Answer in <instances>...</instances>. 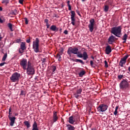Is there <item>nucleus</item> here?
<instances>
[{
  "label": "nucleus",
  "instance_id": "1",
  "mask_svg": "<svg viewBox=\"0 0 130 130\" xmlns=\"http://www.w3.org/2000/svg\"><path fill=\"white\" fill-rule=\"evenodd\" d=\"M67 53L69 55H71L72 54H77V57H79L80 58H83L84 60H87V59L88 58L87 52L84 51L83 52V54H82L80 53V51H79V49L77 47H69L67 51Z\"/></svg>",
  "mask_w": 130,
  "mask_h": 130
},
{
  "label": "nucleus",
  "instance_id": "2",
  "mask_svg": "<svg viewBox=\"0 0 130 130\" xmlns=\"http://www.w3.org/2000/svg\"><path fill=\"white\" fill-rule=\"evenodd\" d=\"M122 29V27L121 26H115L111 28V34H113L114 36L116 37L120 38L121 37V30Z\"/></svg>",
  "mask_w": 130,
  "mask_h": 130
},
{
  "label": "nucleus",
  "instance_id": "3",
  "mask_svg": "<svg viewBox=\"0 0 130 130\" xmlns=\"http://www.w3.org/2000/svg\"><path fill=\"white\" fill-rule=\"evenodd\" d=\"M26 74L28 76L34 75L35 74V68L32 66V63L28 61L27 62V67L26 68Z\"/></svg>",
  "mask_w": 130,
  "mask_h": 130
},
{
  "label": "nucleus",
  "instance_id": "4",
  "mask_svg": "<svg viewBox=\"0 0 130 130\" xmlns=\"http://www.w3.org/2000/svg\"><path fill=\"white\" fill-rule=\"evenodd\" d=\"M120 89L121 90H126L129 88V83L126 79H123L119 84Z\"/></svg>",
  "mask_w": 130,
  "mask_h": 130
},
{
  "label": "nucleus",
  "instance_id": "5",
  "mask_svg": "<svg viewBox=\"0 0 130 130\" xmlns=\"http://www.w3.org/2000/svg\"><path fill=\"white\" fill-rule=\"evenodd\" d=\"M32 48L36 53L39 52V39L38 38H36V41L32 42Z\"/></svg>",
  "mask_w": 130,
  "mask_h": 130
},
{
  "label": "nucleus",
  "instance_id": "6",
  "mask_svg": "<svg viewBox=\"0 0 130 130\" xmlns=\"http://www.w3.org/2000/svg\"><path fill=\"white\" fill-rule=\"evenodd\" d=\"M19 78H21V74L17 72H15L10 77V80L12 82L15 83L19 82Z\"/></svg>",
  "mask_w": 130,
  "mask_h": 130
},
{
  "label": "nucleus",
  "instance_id": "7",
  "mask_svg": "<svg viewBox=\"0 0 130 130\" xmlns=\"http://www.w3.org/2000/svg\"><path fill=\"white\" fill-rule=\"evenodd\" d=\"M12 108L10 107L9 109V119L10 120V125L13 126L15 124V121H16V117H11V114H12Z\"/></svg>",
  "mask_w": 130,
  "mask_h": 130
},
{
  "label": "nucleus",
  "instance_id": "8",
  "mask_svg": "<svg viewBox=\"0 0 130 130\" xmlns=\"http://www.w3.org/2000/svg\"><path fill=\"white\" fill-rule=\"evenodd\" d=\"M108 108V107L106 105L104 104H101L98 107V111L99 112H105V111H106Z\"/></svg>",
  "mask_w": 130,
  "mask_h": 130
},
{
  "label": "nucleus",
  "instance_id": "9",
  "mask_svg": "<svg viewBox=\"0 0 130 130\" xmlns=\"http://www.w3.org/2000/svg\"><path fill=\"white\" fill-rule=\"evenodd\" d=\"M95 23V19L94 18L91 19L89 20V24H88V28L90 32H93L94 30V24Z\"/></svg>",
  "mask_w": 130,
  "mask_h": 130
},
{
  "label": "nucleus",
  "instance_id": "10",
  "mask_svg": "<svg viewBox=\"0 0 130 130\" xmlns=\"http://www.w3.org/2000/svg\"><path fill=\"white\" fill-rule=\"evenodd\" d=\"M21 67H22L24 71H26V68H27V59L23 58L22 59L20 62Z\"/></svg>",
  "mask_w": 130,
  "mask_h": 130
},
{
  "label": "nucleus",
  "instance_id": "11",
  "mask_svg": "<svg viewBox=\"0 0 130 130\" xmlns=\"http://www.w3.org/2000/svg\"><path fill=\"white\" fill-rule=\"evenodd\" d=\"M71 24H72L73 26H75V22H76V19L75 18V17H76V12L74 11H71Z\"/></svg>",
  "mask_w": 130,
  "mask_h": 130
},
{
  "label": "nucleus",
  "instance_id": "12",
  "mask_svg": "<svg viewBox=\"0 0 130 130\" xmlns=\"http://www.w3.org/2000/svg\"><path fill=\"white\" fill-rule=\"evenodd\" d=\"M26 49V45L25 42H21L20 44V48L19 49V52L21 54L24 52V50Z\"/></svg>",
  "mask_w": 130,
  "mask_h": 130
},
{
  "label": "nucleus",
  "instance_id": "13",
  "mask_svg": "<svg viewBox=\"0 0 130 130\" xmlns=\"http://www.w3.org/2000/svg\"><path fill=\"white\" fill-rule=\"evenodd\" d=\"M114 41H115V37L111 35L108 39V43L109 44H113Z\"/></svg>",
  "mask_w": 130,
  "mask_h": 130
},
{
  "label": "nucleus",
  "instance_id": "14",
  "mask_svg": "<svg viewBox=\"0 0 130 130\" xmlns=\"http://www.w3.org/2000/svg\"><path fill=\"white\" fill-rule=\"evenodd\" d=\"M112 51V50L111 49V47L109 45H108L106 47L105 52L106 54H110V53Z\"/></svg>",
  "mask_w": 130,
  "mask_h": 130
},
{
  "label": "nucleus",
  "instance_id": "15",
  "mask_svg": "<svg viewBox=\"0 0 130 130\" xmlns=\"http://www.w3.org/2000/svg\"><path fill=\"white\" fill-rule=\"evenodd\" d=\"M57 119H58V117H57V112H54L53 115V122H56V121H57Z\"/></svg>",
  "mask_w": 130,
  "mask_h": 130
},
{
  "label": "nucleus",
  "instance_id": "16",
  "mask_svg": "<svg viewBox=\"0 0 130 130\" xmlns=\"http://www.w3.org/2000/svg\"><path fill=\"white\" fill-rule=\"evenodd\" d=\"M76 120L75 119V118L73 117V116H71L69 118V123H71V124H74Z\"/></svg>",
  "mask_w": 130,
  "mask_h": 130
},
{
  "label": "nucleus",
  "instance_id": "17",
  "mask_svg": "<svg viewBox=\"0 0 130 130\" xmlns=\"http://www.w3.org/2000/svg\"><path fill=\"white\" fill-rule=\"evenodd\" d=\"M50 30L54 31V32H57L58 31V28L56 27L55 25H52L50 28Z\"/></svg>",
  "mask_w": 130,
  "mask_h": 130
},
{
  "label": "nucleus",
  "instance_id": "18",
  "mask_svg": "<svg viewBox=\"0 0 130 130\" xmlns=\"http://www.w3.org/2000/svg\"><path fill=\"white\" fill-rule=\"evenodd\" d=\"M72 60H73V61H74L75 62H80L82 64H85V62H83L82 60L80 59H72Z\"/></svg>",
  "mask_w": 130,
  "mask_h": 130
},
{
  "label": "nucleus",
  "instance_id": "19",
  "mask_svg": "<svg viewBox=\"0 0 130 130\" xmlns=\"http://www.w3.org/2000/svg\"><path fill=\"white\" fill-rule=\"evenodd\" d=\"M32 130H39L38 127L37 126V123L36 121H34L32 124Z\"/></svg>",
  "mask_w": 130,
  "mask_h": 130
},
{
  "label": "nucleus",
  "instance_id": "20",
  "mask_svg": "<svg viewBox=\"0 0 130 130\" xmlns=\"http://www.w3.org/2000/svg\"><path fill=\"white\" fill-rule=\"evenodd\" d=\"M66 126L68 130H75V127L71 124H67Z\"/></svg>",
  "mask_w": 130,
  "mask_h": 130
},
{
  "label": "nucleus",
  "instance_id": "21",
  "mask_svg": "<svg viewBox=\"0 0 130 130\" xmlns=\"http://www.w3.org/2000/svg\"><path fill=\"white\" fill-rule=\"evenodd\" d=\"M11 15H12L13 16H16L17 14H18V12L17 11V9H14L13 10H12L10 12Z\"/></svg>",
  "mask_w": 130,
  "mask_h": 130
},
{
  "label": "nucleus",
  "instance_id": "22",
  "mask_svg": "<svg viewBox=\"0 0 130 130\" xmlns=\"http://www.w3.org/2000/svg\"><path fill=\"white\" fill-rule=\"evenodd\" d=\"M85 74H86V72L84 70H82L79 73L78 75L80 78H82L84 75H85Z\"/></svg>",
  "mask_w": 130,
  "mask_h": 130
},
{
  "label": "nucleus",
  "instance_id": "23",
  "mask_svg": "<svg viewBox=\"0 0 130 130\" xmlns=\"http://www.w3.org/2000/svg\"><path fill=\"white\" fill-rule=\"evenodd\" d=\"M23 123L25 125H26L27 128H29L30 127V126H31L30 123H29V121H25L23 122Z\"/></svg>",
  "mask_w": 130,
  "mask_h": 130
},
{
  "label": "nucleus",
  "instance_id": "24",
  "mask_svg": "<svg viewBox=\"0 0 130 130\" xmlns=\"http://www.w3.org/2000/svg\"><path fill=\"white\" fill-rule=\"evenodd\" d=\"M8 57V53H6L3 57L2 61H6V59Z\"/></svg>",
  "mask_w": 130,
  "mask_h": 130
},
{
  "label": "nucleus",
  "instance_id": "25",
  "mask_svg": "<svg viewBox=\"0 0 130 130\" xmlns=\"http://www.w3.org/2000/svg\"><path fill=\"white\" fill-rule=\"evenodd\" d=\"M128 57V55H126L125 56H124L123 58L121 59V60H122L123 61H124L125 62H126V59H127Z\"/></svg>",
  "mask_w": 130,
  "mask_h": 130
},
{
  "label": "nucleus",
  "instance_id": "26",
  "mask_svg": "<svg viewBox=\"0 0 130 130\" xmlns=\"http://www.w3.org/2000/svg\"><path fill=\"white\" fill-rule=\"evenodd\" d=\"M9 3H10V0H3L2 2V4H4L6 6H7Z\"/></svg>",
  "mask_w": 130,
  "mask_h": 130
},
{
  "label": "nucleus",
  "instance_id": "27",
  "mask_svg": "<svg viewBox=\"0 0 130 130\" xmlns=\"http://www.w3.org/2000/svg\"><path fill=\"white\" fill-rule=\"evenodd\" d=\"M90 66H91V68H95L96 67V64H95V63H94V62H93V61L90 60Z\"/></svg>",
  "mask_w": 130,
  "mask_h": 130
},
{
  "label": "nucleus",
  "instance_id": "28",
  "mask_svg": "<svg viewBox=\"0 0 130 130\" xmlns=\"http://www.w3.org/2000/svg\"><path fill=\"white\" fill-rule=\"evenodd\" d=\"M8 26L9 27V29H10L11 31H13V24L11 23H9L8 24Z\"/></svg>",
  "mask_w": 130,
  "mask_h": 130
},
{
  "label": "nucleus",
  "instance_id": "29",
  "mask_svg": "<svg viewBox=\"0 0 130 130\" xmlns=\"http://www.w3.org/2000/svg\"><path fill=\"white\" fill-rule=\"evenodd\" d=\"M126 62H125L124 61H122V60H120V62H119V66H120V67H121V68H122V67H123V64H124V63H125Z\"/></svg>",
  "mask_w": 130,
  "mask_h": 130
},
{
  "label": "nucleus",
  "instance_id": "30",
  "mask_svg": "<svg viewBox=\"0 0 130 130\" xmlns=\"http://www.w3.org/2000/svg\"><path fill=\"white\" fill-rule=\"evenodd\" d=\"M51 68H52V74H54V72L56 71V66H52Z\"/></svg>",
  "mask_w": 130,
  "mask_h": 130
},
{
  "label": "nucleus",
  "instance_id": "31",
  "mask_svg": "<svg viewBox=\"0 0 130 130\" xmlns=\"http://www.w3.org/2000/svg\"><path fill=\"white\" fill-rule=\"evenodd\" d=\"M82 91H83V90L82 89V88H79V89L77 90L76 93L77 94H81L82 93Z\"/></svg>",
  "mask_w": 130,
  "mask_h": 130
},
{
  "label": "nucleus",
  "instance_id": "32",
  "mask_svg": "<svg viewBox=\"0 0 130 130\" xmlns=\"http://www.w3.org/2000/svg\"><path fill=\"white\" fill-rule=\"evenodd\" d=\"M108 10H109V7H108V6L107 5H105L104 8L105 12H107L108 11Z\"/></svg>",
  "mask_w": 130,
  "mask_h": 130
},
{
  "label": "nucleus",
  "instance_id": "33",
  "mask_svg": "<svg viewBox=\"0 0 130 130\" xmlns=\"http://www.w3.org/2000/svg\"><path fill=\"white\" fill-rule=\"evenodd\" d=\"M126 39H127V35L125 34L123 36L122 40H126Z\"/></svg>",
  "mask_w": 130,
  "mask_h": 130
},
{
  "label": "nucleus",
  "instance_id": "34",
  "mask_svg": "<svg viewBox=\"0 0 130 130\" xmlns=\"http://www.w3.org/2000/svg\"><path fill=\"white\" fill-rule=\"evenodd\" d=\"M61 55V54H57V57L58 59V60L59 61H60V58H61V56H60Z\"/></svg>",
  "mask_w": 130,
  "mask_h": 130
},
{
  "label": "nucleus",
  "instance_id": "35",
  "mask_svg": "<svg viewBox=\"0 0 130 130\" xmlns=\"http://www.w3.org/2000/svg\"><path fill=\"white\" fill-rule=\"evenodd\" d=\"M79 93H77V92L74 93V96L75 97V98H79V97H80V95L78 94Z\"/></svg>",
  "mask_w": 130,
  "mask_h": 130
},
{
  "label": "nucleus",
  "instance_id": "36",
  "mask_svg": "<svg viewBox=\"0 0 130 130\" xmlns=\"http://www.w3.org/2000/svg\"><path fill=\"white\" fill-rule=\"evenodd\" d=\"M105 68H108V63H107V61L105 60Z\"/></svg>",
  "mask_w": 130,
  "mask_h": 130
},
{
  "label": "nucleus",
  "instance_id": "37",
  "mask_svg": "<svg viewBox=\"0 0 130 130\" xmlns=\"http://www.w3.org/2000/svg\"><path fill=\"white\" fill-rule=\"evenodd\" d=\"M106 3L108 4V5H110V6H111V5H112V3H111V1L110 0L107 1Z\"/></svg>",
  "mask_w": 130,
  "mask_h": 130
},
{
  "label": "nucleus",
  "instance_id": "38",
  "mask_svg": "<svg viewBox=\"0 0 130 130\" xmlns=\"http://www.w3.org/2000/svg\"><path fill=\"white\" fill-rule=\"evenodd\" d=\"M24 19L25 20V24L26 25H28V18H24Z\"/></svg>",
  "mask_w": 130,
  "mask_h": 130
},
{
  "label": "nucleus",
  "instance_id": "39",
  "mask_svg": "<svg viewBox=\"0 0 130 130\" xmlns=\"http://www.w3.org/2000/svg\"><path fill=\"white\" fill-rule=\"evenodd\" d=\"M59 53L61 55H62L63 53V48H61Z\"/></svg>",
  "mask_w": 130,
  "mask_h": 130
},
{
  "label": "nucleus",
  "instance_id": "40",
  "mask_svg": "<svg viewBox=\"0 0 130 130\" xmlns=\"http://www.w3.org/2000/svg\"><path fill=\"white\" fill-rule=\"evenodd\" d=\"M122 78H123V75H120L118 76V79H119V80H121Z\"/></svg>",
  "mask_w": 130,
  "mask_h": 130
},
{
  "label": "nucleus",
  "instance_id": "41",
  "mask_svg": "<svg viewBox=\"0 0 130 130\" xmlns=\"http://www.w3.org/2000/svg\"><path fill=\"white\" fill-rule=\"evenodd\" d=\"M20 95L21 96H24L25 95V92H24V90L21 91Z\"/></svg>",
  "mask_w": 130,
  "mask_h": 130
},
{
  "label": "nucleus",
  "instance_id": "42",
  "mask_svg": "<svg viewBox=\"0 0 130 130\" xmlns=\"http://www.w3.org/2000/svg\"><path fill=\"white\" fill-rule=\"evenodd\" d=\"M41 61H42V62H46V58H44L41 59Z\"/></svg>",
  "mask_w": 130,
  "mask_h": 130
},
{
  "label": "nucleus",
  "instance_id": "43",
  "mask_svg": "<svg viewBox=\"0 0 130 130\" xmlns=\"http://www.w3.org/2000/svg\"><path fill=\"white\" fill-rule=\"evenodd\" d=\"M64 34H65L66 35H68L69 34V31H68L67 30H65L63 31Z\"/></svg>",
  "mask_w": 130,
  "mask_h": 130
},
{
  "label": "nucleus",
  "instance_id": "44",
  "mask_svg": "<svg viewBox=\"0 0 130 130\" xmlns=\"http://www.w3.org/2000/svg\"><path fill=\"white\" fill-rule=\"evenodd\" d=\"M6 62H2L1 63H0V67H3V66H5V64H6Z\"/></svg>",
  "mask_w": 130,
  "mask_h": 130
},
{
  "label": "nucleus",
  "instance_id": "45",
  "mask_svg": "<svg viewBox=\"0 0 130 130\" xmlns=\"http://www.w3.org/2000/svg\"><path fill=\"white\" fill-rule=\"evenodd\" d=\"M46 25L47 26V29H48L49 28V27L50 26V25L49 24V23H46Z\"/></svg>",
  "mask_w": 130,
  "mask_h": 130
},
{
  "label": "nucleus",
  "instance_id": "46",
  "mask_svg": "<svg viewBox=\"0 0 130 130\" xmlns=\"http://www.w3.org/2000/svg\"><path fill=\"white\" fill-rule=\"evenodd\" d=\"M68 8L69 11H72V7L71 6V5H68Z\"/></svg>",
  "mask_w": 130,
  "mask_h": 130
},
{
  "label": "nucleus",
  "instance_id": "47",
  "mask_svg": "<svg viewBox=\"0 0 130 130\" xmlns=\"http://www.w3.org/2000/svg\"><path fill=\"white\" fill-rule=\"evenodd\" d=\"M44 22H45V23H46V24H48V19H45Z\"/></svg>",
  "mask_w": 130,
  "mask_h": 130
},
{
  "label": "nucleus",
  "instance_id": "48",
  "mask_svg": "<svg viewBox=\"0 0 130 130\" xmlns=\"http://www.w3.org/2000/svg\"><path fill=\"white\" fill-rule=\"evenodd\" d=\"M23 2H24V0H19V4H21V5L23 4Z\"/></svg>",
  "mask_w": 130,
  "mask_h": 130
},
{
  "label": "nucleus",
  "instance_id": "49",
  "mask_svg": "<svg viewBox=\"0 0 130 130\" xmlns=\"http://www.w3.org/2000/svg\"><path fill=\"white\" fill-rule=\"evenodd\" d=\"M76 13H77L78 15L81 17V14H80L79 11H76Z\"/></svg>",
  "mask_w": 130,
  "mask_h": 130
},
{
  "label": "nucleus",
  "instance_id": "50",
  "mask_svg": "<svg viewBox=\"0 0 130 130\" xmlns=\"http://www.w3.org/2000/svg\"><path fill=\"white\" fill-rule=\"evenodd\" d=\"M16 42L17 43H20V42H21V39H18L16 40Z\"/></svg>",
  "mask_w": 130,
  "mask_h": 130
},
{
  "label": "nucleus",
  "instance_id": "51",
  "mask_svg": "<svg viewBox=\"0 0 130 130\" xmlns=\"http://www.w3.org/2000/svg\"><path fill=\"white\" fill-rule=\"evenodd\" d=\"M114 115H117V110H115V111L114 112Z\"/></svg>",
  "mask_w": 130,
  "mask_h": 130
},
{
  "label": "nucleus",
  "instance_id": "52",
  "mask_svg": "<svg viewBox=\"0 0 130 130\" xmlns=\"http://www.w3.org/2000/svg\"><path fill=\"white\" fill-rule=\"evenodd\" d=\"M30 39L26 40L27 43H30Z\"/></svg>",
  "mask_w": 130,
  "mask_h": 130
},
{
  "label": "nucleus",
  "instance_id": "53",
  "mask_svg": "<svg viewBox=\"0 0 130 130\" xmlns=\"http://www.w3.org/2000/svg\"><path fill=\"white\" fill-rule=\"evenodd\" d=\"M70 1H67L68 6H71V5L70 4Z\"/></svg>",
  "mask_w": 130,
  "mask_h": 130
},
{
  "label": "nucleus",
  "instance_id": "54",
  "mask_svg": "<svg viewBox=\"0 0 130 130\" xmlns=\"http://www.w3.org/2000/svg\"><path fill=\"white\" fill-rule=\"evenodd\" d=\"M4 21L2 19V18L0 17V23H3Z\"/></svg>",
  "mask_w": 130,
  "mask_h": 130
},
{
  "label": "nucleus",
  "instance_id": "55",
  "mask_svg": "<svg viewBox=\"0 0 130 130\" xmlns=\"http://www.w3.org/2000/svg\"><path fill=\"white\" fill-rule=\"evenodd\" d=\"M118 109V106H116L115 108V110H117Z\"/></svg>",
  "mask_w": 130,
  "mask_h": 130
},
{
  "label": "nucleus",
  "instance_id": "56",
  "mask_svg": "<svg viewBox=\"0 0 130 130\" xmlns=\"http://www.w3.org/2000/svg\"><path fill=\"white\" fill-rule=\"evenodd\" d=\"M124 41H123V43H125L126 42V40H123Z\"/></svg>",
  "mask_w": 130,
  "mask_h": 130
},
{
  "label": "nucleus",
  "instance_id": "57",
  "mask_svg": "<svg viewBox=\"0 0 130 130\" xmlns=\"http://www.w3.org/2000/svg\"><path fill=\"white\" fill-rule=\"evenodd\" d=\"M0 11H3V8L2 7H0Z\"/></svg>",
  "mask_w": 130,
  "mask_h": 130
},
{
  "label": "nucleus",
  "instance_id": "58",
  "mask_svg": "<svg viewBox=\"0 0 130 130\" xmlns=\"http://www.w3.org/2000/svg\"><path fill=\"white\" fill-rule=\"evenodd\" d=\"M91 58H92V59H94V56H91Z\"/></svg>",
  "mask_w": 130,
  "mask_h": 130
},
{
  "label": "nucleus",
  "instance_id": "59",
  "mask_svg": "<svg viewBox=\"0 0 130 130\" xmlns=\"http://www.w3.org/2000/svg\"><path fill=\"white\" fill-rule=\"evenodd\" d=\"M2 38H3V37H0V41H1V40H2Z\"/></svg>",
  "mask_w": 130,
  "mask_h": 130
},
{
  "label": "nucleus",
  "instance_id": "60",
  "mask_svg": "<svg viewBox=\"0 0 130 130\" xmlns=\"http://www.w3.org/2000/svg\"><path fill=\"white\" fill-rule=\"evenodd\" d=\"M61 30H62V29L60 28L59 31H61Z\"/></svg>",
  "mask_w": 130,
  "mask_h": 130
},
{
  "label": "nucleus",
  "instance_id": "61",
  "mask_svg": "<svg viewBox=\"0 0 130 130\" xmlns=\"http://www.w3.org/2000/svg\"><path fill=\"white\" fill-rule=\"evenodd\" d=\"M86 0H82V2H85Z\"/></svg>",
  "mask_w": 130,
  "mask_h": 130
},
{
  "label": "nucleus",
  "instance_id": "62",
  "mask_svg": "<svg viewBox=\"0 0 130 130\" xmlns=\"http://www.w3.org/2000/svg\"><path fill=\"white\" fill-rule=\"evenodd\" d=\"M55 17H56V18H57V16L56 15H55Z\"/></svg>",
  "mask_w": 130,
  "mask_h": 130
}]
</instances>
